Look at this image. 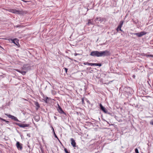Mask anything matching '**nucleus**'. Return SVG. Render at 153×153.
I'll use <instances>...</instances> for the list:
<instances>
[{"label":"nucleus","mask_w":153,"mask_h":153,"mask_svg":"<svg viewBox=\"0 0 153 153\" xmlns=\"http://www.w3.org/2000/svg\"><path fill=\"white\" fill-rule=\"evenodd\" d=\"M103 120H104V121H106V120H105L103 119Z\"/></svg>","instance_id":"41"},{"label":"nucleus","mask_w":153,"mask_h":153,"mask_svg":"<svg viewBox=\"0 0 153 153\" xmlns=\"http://www.w3.org/2000/svg\"><path fill=\"white\" fill-rule=\"evenodd\" d=\"M0 120H2L3 121H5H5H6V120H5L4 119H3L1 118V117L0 118Z\"/></svg>","instance_id":"31"},{"label":"nucleus","mask_w":153,"mask_h":153,"mask_svg":"<svg viewBox=\"0 0 153 153\" xmlns=\"http://www.w3.org/2000/svg\"><path fill=\"white\" fill-rule=\"evenodd\" d=\"M88 24L89 25H93V23L92 22L91 20H88Z\"/></svg>","instance_id":"19"},{"label":"nucleus","mask_w":153,"mask_h":153,"mask_svg":"<svg viewBox=\"0 0 153 153\" xmlns=\"http://www.w3.org/2000/svg\"><path fill=\"white\" fill-rule=\"evenodd\" d=\"M91 63H89V62H86L85 63H84V64H85V65H91Z\"/></svg>","instance_id":"24"},{"label":"nucleus","mask_w":153,"mask_h":153,"mask_svg":"<svg viewBox=\"0 0 153 153\" xmlns=\"http://www.w3.org/2000/svg\"><path fill=\"white\" fill-rule=\"evenodd\" d=\"M52 129H53V131L54 134V136H55V137L61 143V142H60V140H59V139L58 138V137H57L56 135V134H55V133L54 132L53 128V127H52Z\"/></svg>","instance_id":"18"},{"label":"nucleus","mask_w":153,"mask_h":153,"mask_svg":"<svg viewBox=\"0 0 153 153\" xmlns=\"http://www.w3.org/2000/svg\"><path fill=\"white\" fill-rule=\"evenodd\" d=\"M16 70L17 71L21 73L23 75H25L26 73V72L24 71H21L18 69H16Z\"/></svg>","instance_id":"13"},{"label":"nucleus","mask_w":153,"mask_h":153,"mask_svg":"<svg viewBox=\"0 0 153 153\" xmlns=\"http://www.w3.org/2000/svg\"><path fill=\"white\" fill-rule=\"evenodd\" d=\"M145 56L147 57H153V55L151 54H146Z\"/></svg>","instance_id":"21"},{"label":"nucleus","mask_w":153,"mask_h":153,"mask_svg":"<svg viewBox=\"0 0 153 153\" xmlns=\"http://www.w3.org/2000/svg\"><path fill=\"white\" fill-rule=\"evenodd\" d=\"M0 47H1V46H0Z\"/></svg>","instance_id":"44"},{"label":"nucleus","mask_w":153,"mask_h":153,"mask_svg":"<svg viewBox=\"0 0 153 153\" xmlns=\"http://www.w3.org/2000/svg\"><path fill=\"white\" fill-rule=\"evenodd\" d=\"M120 30L121 31V32H123V31L121 29V28H120Z\"/></svg>","instance_id":"36"},{"label":"nucleus","mask_w":153,"mask_h":153,"mask_svg":"<svg viewBox=\"0 0 153 153\" xmlns=\"http://www.w3.org/2000/svg\"><path fill=\"white\" fill-rule=\"evenodd\" d=\"M6 115L9 118H11L12 119L14 120L15 121H17L18 122H20V121L16 117H14L12 115L10 114H7Z\"/></svg>","instance_id":"6"},{"label":"nucleus","mask_w":153,"mask_h":153,"mask_svg":"<svg viewBox=\"0 0 153 153\" xmlns=\"http://www.w3.org/2000/svg\"><path fill=\"white\" fill-rule=\"evenodd\" d=\"M54 118H55V120H56L57 119V117H56V116H54Z\"/></svg>","instance_id":"37"},{"label":"nucleus","mask_w":153,"mask_h":153,"mask_svg":"<svg viewBox=\"0 0 153 153\" xmlns=\"http://www.w3.org/2000/svg\"><path fill=\"white\" fill-rule=\"evenodd\" d=\"M82 104H85L84 99L83 98L82 99Z\"/></svg>","instance_id":"26"},{"label":"nucleus","mask_w":153,"mask_h":153,"mask_svg":"<svg viewBox=\"0 0 153 153\" xmlns=\"http://www.w3.org/2000/svg\"><path fill=\"white\" fill-rule=\"evenodd\" d=\"M15 124L16 125L18 126H19L21 128H25L28 127L29 126V124L19 123H15Z\"/></svg>","instance_id":"4"},{"label":"nucleus","mask_w":153,"mask_h":153,"mask_svg":"<svg viewBox=\"0 0 153 153\" xmlns=\"http://www.w3.org/2000/svg\"><path fill=\"white\" fill-rule=\"evenodd\" d=\"M106 19L105 18L97 17L95 19V21L98 23H101L103 21H105Z\"/></svg>","instance_id":"3"},{"label":"nucleus","mask_w":153,"mask_h":153,"mask_svg":"<svg viewBox=\"0 0 153 153\" xmlns=\"http://www.w3.org/2000/svg\"><path fill=\"white\" fill-rule=\"evenodd\" d=\"M110 53L108 50L99 51H93L90 54V55L94 57H101L109 56Z\"/></svg>","instance_id":"1"},{"label":"nucleus","mask_w":153,"mask_h":153,"mask_svg":"<svg viewBox=\"0 0 153 153\" xmlns=\"http://www.w3.org/2000/svg\"><path fill=\"white\" fill-rule=\"evenodd\" d=\"M86 100H87V102L89 104H90V102L89 101V100H87V99H86Z\"/></svg>","instance_id":"35"},{"label":"nucleus","mask_w":153,"mask_h":153,"mask_svg":"<svg viewBox=\"0 0 153 153\" xmlns=\"http://www.w3.org/2000/svg\"><path fill=\"white\" fill-rule=\"evenodd\" d=\"M5 122H6V123H9V121H5Z\"/></svg>","instance_id":"38"},{"label":"nucleus","mask_w":153,"mask_h":153,"mask_svg":"<svg viewBox=\"0 0 153 153\" xmlns=\"http://www.w3.org/2000/svg\"><path fill=\"white\" fill-rule=\"evenodd\" d=\"M135 151L136 153H139L138 149L137 148L135 149Z\"/></svg>","instance_id":"25"},{"label":"nucleus","mask_w":153,"mask_h":153,"mask_svg":"<svg viewBox=\"0 0 153 153\" xmlns=\"http://www.w3.org/2000/svg\"><path fill=\"white\" fill-rule=\"evenodd\" d=\"M23 1L25 2H27V1H24V0Z\"/></svg>","instance_id":"39"},{"label":"nucleus","mask_w":153,"mask_h":153,"mask_svg":"<svg viewBox=\"0 0 153 153\" xmlns=\"http://www.w3.org/2000/svg\"><path fill=\"white\" fill-rule=\"evenodd\" d=\"M27 136H29V137H30V135H28V134H27Z\"/></svg>","instance_id":"40"},{"label":"nucleus","mask_w":153,"mask_h":153,"mask_svg":"<svg viewBox=\"0 0 153 153\" xmlns=\"http://www.w3.org/2000/svg\"><path fill=\"white\" fill-rule=\"evenodd\" d=\"M97 63H91V66H97Z\"/></svg>","instance_id":"22"},{"label":"nucleus","mask_w":153,"mask_h":153,"mask_svg":"<svg viewBox=\"0 0 153 153\" xmlns=\"http://www.w3.org/2000/svg\"><path fill=\"white\" fill-rule=\"evenodd\" d=\"M99 105H100V109L102 111H103L106 114H110V113H108V111L107 110V109H106L105 108V107H104L101 104H100Z\"/></svg>","instance_id":"5"},{"label":"nucleus","mask_w":153,"mask_h":153,"mask_svg":"<svg viewBox=\"0 0 153 153\" xmlns=\"http://www.w3.org/2000/svg\"><path fill=\"white\" fill-rule=\"evenodd\" d=\"M97 66H99L100 67L101 66L102 64L101 63H97Z\"/></svg>","instance_id":"27"},{"label":"nucleus","mask_w":153,"mask_h":153,"mask_svg":"<svg viewBox=\"0 0 153 153\" xmlns=\"http://www.w3.org/2000/svg\"><path fill=\"white\" fill-rule=\"evenodd\" d=\"M34 120L36 122H38L40 120V118L39 117L37 116L35 117L34 118Z\"/></svg>","instance_id":"17"},{"label":"nucleus","mask_w":153,"mask_h":153,"mask_svg":"<svg viewBox=\"0 0 153 153\" xmlns=\"http://www.w3.org/2000/svg\"><path fill=\"white\" fill-rule=\"evenodd\" d=\"M133 76L134 77H135V75H133Z\"/></svg>","instance_id":"42"},{"label":"nucleus","mask_w":153,"mask_h":153,"mask_svg":"<svg viewBox=\"0 0 153 153\" xmlns=\"http://www.w3.org/2000/svg\"><path fill=\"white\" fill-rule=\"evenodd\" d=\"M64 69L65 70V72L66 73H67V70H68V69L65 68H64Z\"/></svg>","instance_id":"32"},{"label":"nucleus","mask_w":153,"mask_h":153,"mask_svg":"<svg viewBox=\"0 0 153 153\" xmlns=\"http://www.w3.org/2000/svg\"><path fill=\"white\" fill-rule=\"evenodd\" d=\"M11 40L12 41V42L16 45L18 46L19 45V44L18 41H19L17 39H11Z\"/></svg>","instance_id":"10"},{"label":"nucleus","mask_w":153,"mask_h":153,"mask_svg":"<svg viewBox=\"0 0 153 153\" xmlns=\"http://www.w3.org/2000/svg\"><path fill=\"white\" fill-rule=\"evenodd\" d=\"M127 90H126V91L128 93H129L130 94L132 93V90L131 88L130 87H128L127 88Z\"/></svg>","instance_id":"14"},{"label":"nucleus","mask_w":153,"mask_h":153,"mask_svg":"<svg viewBox=\"0 0 153 153\" xmlns=\"http://www.w3.org/2000/svg\"><path fill=\"white\" fill-rule=\"evenodd\" d=\"M14 27H21V25H17L15 26Z\"/></svg>","instance_id":"28"},{"label":"nucleus","mask_w":153,"mask_h":153,"mask_svg":"<svg viewBox=\"0 0 153 153\" xmlns=\"http://www.w3.org/2000/svg\"><path fill=\"white\" fill-rule=\"evenodd\" d=\"M58 107L57 108V110L59 112L60 114H65V113L63 111L62 108L60 107L59 104H58Z\"/></svg>","instance_id":"8"},{"label":"nucleus","mask_w":153,"mask_h":153,"mask_svg":"<svg viewBox=\"0 0 153 153\" xmlns=\"http://www.w3.org/2000/svg\"><path fill=\"white\" fill-rule=\"evenodd\" d=\"M146 33V32L144 31H142L140 33H132L134 35L137 36L138 37H141L142 36L145 35Z\"/></svg>","instance_id":"2"},{"label":"nucleus","mask_w":153,"mask_h":153,"mask_svg":"<svg viewBox=\"0 0 153 153\" xmlns=\"http://www.w3.org/2000/svg\"><path fill=\"white\" fill-rule=\"evenodd\" d=\"M64 151L66 153H70L68 151L67 149L66 148H65Z\"/></svg>","instance_id":"23"},{"label":"nucleus","mask_w":153,"mask_h":153,"mask_svg":"<svg viewBox=\"0 0 153 153\" xmlns=\"http://www.w3.org/2000/svg\"><path fill=\"white\" fill-rule=\"evenodd\" d=\"M71 145L74 147H76V143L75 142L73 138H71Z\"/></svg>","instance_id":"9"},{"label":"nucleus","mask_w":153,"mask_h":153,"mask_svg":"<svg viewBox=\"0 0 153 153\" xmlns=\"http://www.w3.org/2000/svg\"><path fill=\"white\" fill-rule=\"evenodd\" d=\"M120 28H118V27H117V29H116V30H117V31H118L119 30H120Z\"/></svg>","instance_id":"33"},{"label":"nucleus","mask_w":153,"mask_h":153,"mask_svg":"<svg viewBox=\"0 0 153 153\" xmlns=\"http://www.w3.org/2000/svg\"><path fill=\"white\" fill-rule=\"evenodd\" d=\"M80 55V54H79V53H75L74 54V55L75 56H76L77 55Z\"/></svg>","instance_id":"34"},{"label":"nucleus","mask_w":153,"mask_h":153,"mask_svg":"<svg viewBox=\"0 0 153 153\" xmlns=\"http://www.w3.org/2000/svg\"><path fill=\"white\" fill-rule=\"evenodd\" d=\"M16 146L19 150H21L22 149V144L20 143L19 142H17L16 144Z\"/></svg>","instance_id":"7"},{"label":"nucleus","mask_w":153,"mask_h":153,"mask_svg":"<svg viewBox=\"0 0 153 153\" xmlns=\"http://www.w3.org/2000/svg\"><path fill=\"white\" fill-rule=\"evenodd\" d=\"M29 68V65L27 64L24 65L22 67V69L25 70H27Z\"/></svg>","instance_id":"11"},{"label":"nucleus","mask_w":153,"mask_h":153,"mask_svg":"<svg viewBox=\"0 0 153 153\" xmlns=\"http://www.w3.org/2000/svg\"><path fill=\"white\" fill-rule=\"evenodd\" d=\"M34 104L36 106V110H37L40 107L39 105L38 102L37 101H35L34 102Z\"/></svg>","instance_id":"12"},{"label":"nucleus","mask_w":153,"mask_h":153,"mask_svg":"<svg viewBox=\"0 0 153 153\" xmlns=\"http://www.w3.org/2000/svg\"><path fill=\"white\" fill-rule=\"evenodd\" d=\"M99 120H100V118H99Z\"/></svg>","instance_id":"43"},{"label":"nucleus","mask_w":153,"mask_h":153,"mask_svg":"<svg viewBox=\"0 0 153 153\" xmlns=\"http://www.w3.org/2000/svg\"><path fill=\"white\" fill-rule=\"evenodd\" d=\"M124 23L123 21H121L119 23V24L118 26L119 28H121L122 25H123V23Z\"/></svg>","instance_id":"15"},{"label":"nucleus","mask_w":153,"mask_h":153,"mask_svg":"<svg viewBox=\"0 0 153 153\" xmlns=\"http://www.w3.org/2000/svg\"><path fill=\"white\" fill-rule=\"evenodd\" d=\"M49 98L48 97H45L44 96H43V100L46 102L47 103V100Z\"/></svg>","instance_id":"16"},{"label":"nucleus","mask_w":153,"mask_h":153,"mask_svg":"<svg viewBox=\"0 0 153 153\" xmlns=\"http://www.w3.org/2000/svg\"><path fill=\"white\" fill-rule=\"evenodd\" d=\"M12 12L13 13H16L19 12V10H13Z\"/></svg>","instance_id":"20"},{"label":"nucleus","mask_w":153,"mask_h":153,"mask_svg":"<svg viewBox=\"0 0 153 153\" xmlns=\"http://www.w3.org/2000/svg\"><path fill=\"white\" fill-rule=\"evenodd\" d=\"M5 76V75H0V78H2L4 77Z\"/></svg>","instance_id":"29"},{"label":"nucleus","mask_w":153,"mask_h":153,"mask_svg":"<svg viewBox=\"0 0 153 153\" xmlns=\"http://www.w3.org/2000/svg\"><path fill=\"white\" fill-rule=\"evenodd\" d=\"M150 124H151V125H153V119L152 120H151L150 122Z\"/></svg>","instance_id":"30"}]
</instances>
